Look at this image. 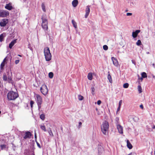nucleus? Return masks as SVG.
<instances>
[{
  "label": "nucleus",
  "mask_w": 155,
  "mask_h": 155,
  "mask_svg": "<svg viewBox=\"0 0 155 155\" xmlns=\"http://www.w3.org/2000/svg\"><path fill=\"white\" fill-rule=\"evenodd\" d=\"M42 20L41 27L45 32H47L48 29V21L46 18V15H43L41 18Z\"/></svg>",
  "instance_id": "nucleus-1"
},
{
  "label": "nucleus",
  "mask_w": 155,
  "mask_h": 155,
  "mask_svg": "<svg viewBox=\"0 0 155 155\" xmlns=\"http://www.w3.org/2000/svg\"><path fill=\"white\" fill-rule=\"evenodd\" d=\"M109 127V124L107 121H105L103 123L101 126V129L102 132L104 134L106 135L108 134Z\"/></svg>",
  "instance_id": "nucleus-2"
},
{
  "label": "nucleus",
  "mask_w": 155,
  "mask_h": 155,
  "mask_svg": "<svg viewBox=\"0 0 155 155\" xmlns=\"http://www.w3.org/2000/svg\"><path fill=\"white\" fill-rule=\"evenodd\" d=\"M44 54L45 58L47 61H49L51 59V55L49 48L47 47L44 48Z\"/></svg>",
  "instance_id": "nucleus-3"
},
{
  "label": "nucleus",
  "mask_w": 155,
  "mask_h": 155,
  "mask_svg": "<svg viewBox=\"0 0 155 155\" xmlns=\"http://www.w3.org/2000/svg\"><path fill=\"white\" fill-rule=\"evenodd\" d=\"M18 97V94L13 91H10L7 94V98L9 100H14Z\"/></svg>",
  "instance_id": "nucleus-4"
},
{
  "label": "nucleus",
  "mask_w": 155,
  "mask_h": 155,
  "mask_svg": "<svg viewBox=\"0 0 155 155\" xmlns=\"http://www.w3.org/2000/svg\"><path fill=\"white\" fill-rule=\"evenodd\" d=\"M36 97V101L37 103L38 109L40 110L41 107V105L43 101L42 97L39 94H35Z\"/></svg>",
  "instance_id": "nucleus-5"
},
{
  "label": "nucleus",
  "mask_w": 155,
  "mask_h": 155,
  "mask_svg": "<svg viewBox=\"0 0 155 155\" xmlns=\"http://www.w3.org/2000/svg\"><path fill=\"white\" fill-rule=\"evenodd\" d=\"M41 92L44 95H46L48 92V89L46 85H42L40 88Z\"/></svg>",
  "instance_id": "nucleus-6"
},
{
  "label": "nucleus",
  "mask_w": 155,
  "mask_h": 155,
  "mask_svg": "<svg viewBox=\"0 0 155 155\" xmlns=\"http://www.w3.org/2000/svg\"><path fill=\"white\" fill-rule=\"evenodd\" d=\"M9 15V12L6 10H0V17L5 18Z\"/></svg>",
  "instance_id": "nucleus-7"
},
{
  "label": "nucleus",
  "mask_w": 155,
  "mask_h": 155,
  "mask_svg": "<svg viewBox=\"0 0 155 155\" xmlns=\"http://www.w3.org/2000/svg\"><path fill=\"white\" fill-rule=\"evenodd\" d=\"M8 22V19L4 18L0 20V26L1 27H4L6 26Z\"/></svg>",
  "instance_id": "nucleus-8"
},
{
  "label": "nucleus",
  "mask_w": 155,
  "mask_h": 155,
  "mask_svg": "<svg viewBox=\"0 0 155 155\" xmlns=\"http://www.w3.org/2000/svg\"><path fill=\"white\" fill-rule=\"evenodd\" d=\"M6 62V59L5 58L3 61L0 65V72H2L4 69V67L5 66V62Z\"/></svg>",
  "instance_id": "nucleus-9"
},
{
  "label": "nucleus",
  "mask_w": 155,
  "mask_h": 155,
  "mask_svg": "<svg viewBox=\"0 0 155 155\" xmlns=\"http://www.w3.org/2000/svg\"><path fill=\"white\" fill-rule=\"evenodd\" d=\"M31 136L32 134L30 132L27 131L25 132L23 138L24 139H30Z\"/></svg>",
  "instance_id": "nucleus-10"
},
{
  "label": "nucleus",
  "mask_w": 155,
  "mask_h": 155,
  "mask_svg": "<svg viewBox=\"0 0 155 155\" xmlns=\"http://www.w3.org/2000/svg\"><path fill=\"white\" fill-rule=\"evenodd\" d=\"M3 79V81H6L7 80V78L8 79V82L10 83L11 81H12V78L11 77H10L8 76L7 78V77L6 74L5 73H4L3 75V76L2 77Z\"/></svg>",
  "instance_id": "nucleus-11"
},
{
  "label": "nucleus",
  "mask_w": 155,
  "mask_h": 155,
  "mask_svg": "<svg viewBox=\"0 0 155 155\" xmlns=\"http://www.w3.org/2000/svg\"><path fill=\"white\" fill-rule=\"evenodd\" d=\"M117 128L118 129V132L120 134H123V127L120 125H117Z\"/></svg>",
  "instance_id": "nucleus-12"
},
{
  "label": "nucleus",
  "mask_w": 155,
  "mask_h": 155,
  "mask_svg": "<svg viewBox=\"0 0 155 155\" xmlns=\"http://www.w3.org/2000/svg\"><path fill=\"white\" fill-rule=\"evenodd\" d=\"M90 6H87L86 7V13L85 15V18H87L88 15H89L90 12Z\"/></svg>",
  "instance_id": "nucleus-13"
},
{
  "label": "nucleus",
  "mask_w": 155,
  "mask_h": 155,
  "mask_svg": "<svg viewBox=\"0 0 155 155\" xmlns=\"http://www.w3.org/2000/svg\"><path fill=\"white\" fill-rule=\"evenodd\" d=\"M12 8L13 7L12 6V3H10L6 4L5 6V8L9 10H11Z\"/></svg>",
  "instance_id": "nucleus-14"
},
{
  "label": "nucleus",
  "mask_w": 155,
  "mask_h": 155,
  "mask_svg": "<svg viewBox=\"0 0 155 155\" xmlns=\"http://www.w3.org/2000/svg\"><path fill=\"white\" fill-rule=\"evenodd\" d=\"M140 30H136L135 32H133L132 33V36L134 38H136L138 34L140 32Z\"/></svg>",
  "instance_id": "nucleus-15"
},
{
  "label": "nucleus",
  "mask_w": 155,
  "mask_h": 155,
  "mask_svg": "<svg viewBox=\"0 0 155 155\" xmlns=\"http://www.w3.org/2000/svg\"><path fill=\"white\" fill-rule=\"evenodd\" d=\"M17 39H16L12 41L9 44V47L10 48H12L13 46L15 45V44L16 42V40Z\"/></svg>",
  "instance_id": "nucleus-16"
},
{
  "label": "nucleus",
  "mask_w": 155,
  "mask_h": 155,
  "mask_svg": "<svg viewBox=\"0 0 155 155\" xmlns=\"http://www.w3.org/2000/svg\"><path fill=\"white\" fill-rule=\"evenodd\" d=\"M78 3V0H74L72 2V4L73 6L74 7H76Z\"/></svg>",
  "instance_id": "nucleus-17"
},
{
  "label": "nucleus",
  "mask_w": 155,
  "mask_h": 155,
  "mask_svg": "<svg viewBox=\"0 0 155 155\" xmlns=\"http://www.w3.org/2000/svg\"><path fill=\"white\" fill-rule=\"evenodd\" d=\"M127 146L128 148L130 149H131L133 146L131 143H130L129 141L128 140H127Z\"/></svg>",
  "instance_id": "nucleus-18"
},
{
  "label": "nucleus",
  "mask_w": 155,
  "mask_h": 155,
  "mask_svg": "<svg viewBox=\"0 0 155 155\" xmlns=\"http://www.w3.org/2000/svg\"><path fill=\"white\" fill-rule=\"evenodd\" d=\"M122 100H121L119 101V103L118 107L117 109V112L120 110V107L122 103Z\"/></svg>",
  "instance_id": "nucleus-19"
},
{
  "label": "nucleus",
  "mask_w": 155,
  "mask_h": 155,
  "mask_svg": "<svg viewBox=\"0 0 155 155\" xmlns=\"http://www.w3.org/2000/svg\"><path fill=\"white\" fill-rule=\"evenodd\" d=\"M93 76L92 74L91 73H88L87 75V78L88 79L90 80H91L92 79Z\"/></svg>",
  "instance_id": "nucleus-20"
},
{
  "label": "nucleus",
  "mask_w": 155,
  "mask_h": 155,
  "mask_svg": "<svg viewBox=\"0 0 155 155\" xmlns=\"http://www.w3.org/2000/svg\"><path fill=\"white\" fill-rule=\"evenodd\" d=\"M72 23L74 27L75 28H77V23L74 20H72Z\"/></svg>",
  "instance_id": "nucleus-21"
},
{
  "label": "nucleus",
  "mask_w": 155,
  "mask_h": 155,
  "mask_svg": "<svg viewBox=\"0 0 155 155\" xmlns=\"http://www.w3.org/2000/svg\"><path fill=\"white\" fill-rule=\"evenodd\" d=\"M41 7L43 11L44 12H46L45 7L44 3H42L41 4Z\"/></svg>",
  "instance_id": "nucleus-22"
},
{
  "label": "nucleus",
  "mask_w": 155,
  "mask_h": 155,
  "mask_svg": "<svg viewBox=\"0 0 155 155\" xmlns=\"http://www.w3.org/2000/svg\"><path fill=\"white\" fill-rule=\"evenodd\" d=\"M137 89L139 93H140L142 92V89L140 85L138 86Z\"/></svg>",
  "instance_id": "nucleus-23"
},
{
  "label": "nucleus",
  "mask_w": 155,
  "mask_h": 155,
  "mask_svg": "<svg viewBox=\"0 0 155 155\" xmlns=\"http://www.w3.org/2000/svg\"><path fill=\"white\" fill-rule=\"evenodd\" d=\"M141 76L143 78H146L147 77V74L145 72H143L141 74Z\"/></svg>",
  "instance_id": "nucleus-24"
},
{
  "label": "nucleus",
  "mask_w": 155,
  "mask_h": 155,
  "mask_svg": "<svg viewBox=\"0 0 155 155\" xmlns=\"http://www.w3.org/2000/svg\"><path fill=\"white\" fill-rule=\"evenodd\" d=\"M41 128L42 130H43L45 132H46L47 131V130L46 129V127L45 125H41Z\"/></svg>",
  "instance_id": "nucleus-25"
},
{
  "label": "nucleus",
  "mask_w": 155,
  "mask_h": 155,
  "mask_svg": "<svg viewBox=\"0 0 155 155\" xmlns=\"http://www.w3.org/2000/svg\"><path fill=\"white\" fill-rule=\"evenodd\" d=\"M109 82L111 83L112 82V80L111 76L110 74H108L107 76Z\"/></svg>",
  "instance_id": "nucleus-26"
},
{
  "label": "nucleus",
  "mask_w": 155,
  "mask_h": 155,
  "mask_svg": "<svg viewBox=\"0 0 155 155\" xmlns=\"http://www.w3.org/2000/svg\"><path fill=\"white\" fill-rule=\"evenodd\" d=\"M0 147L2 150L5 149L6 147V145L5 144H2L0 145Z\"/></svg>",
  "instance_id": "nucleus-27"
},
{
  "label": "nucleus",
  "mask_w": 155,
  "mask_h": 155,
  "mask_svg": "<svg viewBox=\"0 0 155 155\" xmlns=\"http://www.w3.org/2000/svg\"><path fill=\"white\" fill-rule=\"evenodd\" d=\"M53 73L52 72H50L48 74L49 77L51 78H53Z\"/></svg>",
  "instance_id": "nucleus-28"
},
{
  "label": "nucleus",
  "mask_w": 155,
  "mask_h": 155,
  "mask_svg": "<svg viewBox=\"0 0 155 155\" xmlns=\"http://www.w3.org/2000/svg\"><path fill=\"white\" fill-rule=\"evenodd\" d=\"M129 85V84L128 83H126L124 84L123 87L124 88H127L128 87Z\"/></svg>",
  "instance_id": "nucleus-29"
},
{
  "label": "nucleus",
  "mask_w": 155,
  "mask_h": 155,
  "mask_svg": "<svg viewBox=\"0 0 155 155\" xmlns=\"http://www.w3.org/2000/svg\"><path fill=\"white\" fill-rule=\"evenodd\" d=\"M4 38V36L3 34H2L0 35V41L2 42L3 41Z\"/></svg>",
  "instance_id": "nucleus-30"
},
{
  "label": "nucleus",
  "mask_w": 155,
  "mask_h": 155,
  "mask_svg": "<svg viewBox=\"0 0 155 155\" xmlns=\"http://www.w3.org/2000/svg\"><path fill=\"white\" fill-rule=\"evenodd\" d=\"M78 99L80 101L84 99V97L83 96L79 95L78 96Z\"/></svg>",
  "instance_id": "nucleus-31"
},
{
  "label": "nucleus",
  "mask_w": 155,
  "mask_h": 155,
  "mask_svg": "<svg viewBox=\"0 0 155 155\" xmlns=\"http://www.w3.org/2000/svg\"><path fill=\"white\" fill-rule=\"evenodd\" d=\"M40 118L42 120H44L45 119V115L44 114H41L40 116Z\"/></svg>",
  "instance_id": "nucleus-32"
},
{
  "label": "nucleus",
  "mask_w": 155,
  "mask_h": 155,
  "mask_svg": "<svg viewBox=\"0 0 155 155\" xmlns=\"http://www.w3.org/2000/svg\"><path fill=\"white\" fill-rule=\"evenodd\" d=\"M48 132L49 133V135L52 136H53V134L52 132L51 129H50L48 130Z\"/></svg>",
  "instance_id": "nucleus-33"
},
{
  "label": "nucleus",
  "mask_w": 155,
  "mask_h": 155,
  "mask_svg": "<svg viewBox=\"0 0 155 155\" xmlns=\"http://www.w3.org/2000/svg\"><path fill=\"white\" fill-rule=\"evenodd\" d=\"M103 147H100L98 148V152L99 153H101L103 151Z\"/></svg>",
  "instance_id": "nucleus-34"
},
{
  "label": "nucleus",
  "mask_w": 155,
  "mask_h": 155,
  "mask_svg": "<svg viewBox=\"0 0 155 155\" xmlns=\"http://www.w3.org/2000/svg\"><path fill=\"white\" fill-rule=\"evenodd\" d=\"M141 44V42L140 40H138L136 42V45L138 46H139Z\"/></svg>",
  "instance_id": "nucleus-35"
},
{
  "label": "nucleus",
  "mask_w": 155,
  "mask_h": 155,
  "mask_svg": "<svg viewBox=\"0 0 155 155\" xmlns=\"http://www.w3.org/2000/svg\"><path fill=\"white\" fill-rule=\"evenodd\" d=\"M111 60H112L113 61V63L114 64V65H115L116 64V63L114 61V60L115 61L116 60V59L114 57H112L111 58Z\"/></svg>",
  "instance_id": "nucleus-36"
},
{
  "label": "nucleus",
  "mask_w": 155,
  "mask_h": 155,
  "mask_svg": "<svg viewBox=\"0 0 155 155\" xmlns=\"http://www.w3.org/2000/svg\"><path fill=\"white\" fill-rule=\"evenodd\" d=\"M95 88L94 87L91 88V93L93 95L94 94Z\"/></svg>",
  "instance_id": "nucleus-37"
},
{
  "label": "nucleus",
  "mask_w": 155,
  "mask_h": 155,
  "mask_svg": "<svg viewBox=\"0 0 155 155\" xmlns=\"http://www.w3.org/2000/svg\"><path fill=\"white\" fill-rule=\"evenodd\" d=\"M103 48L104 50H107L108 49V47L107 45H105L103 46Z\"/></svg>",
  "instance_id": "nucleus-38"
},
{
  "label": "nucleus",
  "mask_w": 155,
  "mask_h": 155,
  "mask_svg": "<svg viewBox=\"0 0 155 155\" xmlns=\"http://www.w3.org/2000/svg\"><path fill=\"white\" fill-rule=\"evenodd\" d=\"M34 104V102L33 101L31 100L30 101V105H31V108H32L33 107V105Z\"/></svg>",
  "instance_id": "nucleus-39"
},
{
  "label": "nucleus",
  "mask_w": 155,
  "mask_h": 155,
  "mask_svg": "<svg viewBox=\"0 0 155 155\" xmlns=\"http://www.w3.org/2000/svg\"><path fill=\"white\" fill-rule=\"evenodd\" d=\"M101 101L100 100H98L97 101V104L98 105H100L101 103Z\"/></svg>",
  "instance_id": "nucleus-40"
},
{
  "label": "nucleus",
  "mask_w": 155,
  "mask_h": 155,
  "mask_svg": "<svg viewBox=\"0 0 155 155\" xmlns=\"http://www.w3.org/2000/svg\"><path fill=\"white\" fill-rule=\"evenodd\" d=\"M82 125V123L81 122H79L78 124V128H80Z\"/></svg>",
  "instance_id": "nucleus-41"
},
{
  "label": "nucleus",
  "mask_w": 155,
  "mask_h": 155,
  "mask_svg": "<svg viewBox=\"0 0 155 155\" xmlns=\"http://www.w3.org/2000/svg\"><path fill=\"white\" fill-rule=\"evenodd\" d=\"M37 144V146L39 147V148H41V146L40 144L38 142H36Z\"/></svg>",
  "instance_id": "nucleus-42"
},
{
  "label": "nucleus",
  "mask_w": 155,
  "mask_h": 155,
  "mask_svg": "<svg viewBox=\"0 0 155 155\" xmlns=\"http://www.w3.org/2000/svg\"><path fill=\"white\" fill-rule=\"evenodd\" d=\"M19 60H16L15 61V64H18L19 62Z\"/></svg>",
  "instance_id": "nucleus-43"
},
{
  "label": "nucleus",
  "mask_w": 155,
  "mask_h": 155,
  "mask_svg": "<svg viewBox=\"0 0 155 155\" xmlns=\"http://www.w3.org/2000/svg\"><path fill=\"white\" fill-rule=\"evenodd\" d=\"M132 15V14L131 13H127V16H130L131 15Z\"/></svg>",
  "instance_id": "nucleus-44"
},
{
  "label": "nucleus",
  "mask_w": 155,
  "mask_h": 155,
  "mask_svg": "<svg viewBox=\"0 0 155 155\" xmlns=\"http://www.w3.org/2000/svg\"><path fill=\"white\" fill-rule=\"evenodd\" d=\"M140 108H141L142 109H143V105L142 104H141L140 105Z\"/></svg>",
  "instance_id": "nucleus-45"
},
{
  "label": "nucleus",
  "mask_w": 155,
  "mask_h": 155,
  "mask_svg": "<svg viewBox=\"0 0 155 155\" xmlns=\"http://www.w3.org/2000/svg\"><path fill=\"white\" fill-rule=\"evenodd\" d=\"M35 140H36L37 139V136H36V134L35 132Z\"/></svg>",
  "instance_id": "nucleus-46"
},
{
  "label": "nucleus",
  "mask_w": 155,
  "mask_h": 155,
  "mask_svg": "<svg viewBox=\"0 0 155 155\" xmlns=\"http://www.w3.org/2000/svg\"><path fill=\"white\" fill-rule=\"evenodd\" d=\"M143 78L142 77H141L140 78H139V80H140L141 81H142L143 80Z\"/></svg>",
  "instance_id": "nucleus-47"
},
{
  "label": "nucleus",
  "mask_w": 155,
  "mask_h": 155,
  "mask_svg": "<svg viewBox=\"0 0 155 155\" xmlns=\"http://www.w3.org/2000/svg\"><path fill=\"white\" fill-rule=\"evenodd\" d=\"M131 61L133 64H135V62L133 60H132Z\"/></svg>",
  "instance_id": "nucleus-48"
},
{
  "label": "nucleus",
  "mask_w": 155,
  "mask_h": 155,
  "mask_svg": "<svg viewBox=\"0 0 155 155\" xmlns=\"http://www.w3.org/2000/svg\"><path fill=\"white\" fill-rule=\"evenodd\" d=\"M152 129H155V126L153 125L152 127Z\"/></svg>",
  "instance_id": "nucleus-49"
},
{
  "label": "nucleus",
  "mask_w": 155,
  "mask_h": 155,
  "mask_svg": "<svg viewBox=\"0 0 155 155\" xmlns=\"http://www.w3.org/2000/svg\"><path fill=\"white\" fill-rule=\"evenodd\" d=\"M9 104H13L12 103H9Z\"/></svg>",
  "instance_id": "nucleus-50"
},
{
  "label": "nucleus",
  "mask_w": 155,
  "mask_h": 155,
  "mask_svg": "<svg viewBox=\"0 0 155 155\" xmlns=\"http://www.w3.org/2000/svg\"><path fill=\"white\" fill-rule=\"evenodd\" d=\"M148 130L149 131H151L152 130L151 129H149Z\"/></svg>",
  "instance_id": "nucleus-51"
},
{
  "label": "nucleus",
  "mask_w": 155,
  "mask_h": 155,
  "mask_svg": "<svg viewBox=\"0 0 155 155\" xmlns=\"http://www.w3.org/2000/svg\"><path fill=\"white\" fill-rule=\"evenodd\" d=\"M128 155H132V153H130V154H129Z\"/></svg>",
  "instance_id": "nucleus-52"
},
{
  "label": "nucleus",
  "mask_w": 155,
  "mask_h": 155,
  "mask_svg": "<svg viewBox=\"0 0 155 155\" xmlns=\"http://www.w3.org/2000/svg\"><path fill=\"white\" fill-rule=\"evenodd\" d=\"M18 55L20 57H21V56L20 54H18Z\"/></svg>",
  "instance_id": "nucleus-53"
},
{
  "label": "nucleus",
  "mask_w": 155,
  "mask_h": 155,
  "mask_svg": "<svg viewBox=\"0 0 155 155\" xmlns=\"http://www.w3.org/2000/svg\"><path fill=\"white\" fill-rule=\"evenodd\" d=\"M1 111H0V114H1Z\"/></svg>",
  "instance_id": "nucleus-54"
},
{
  "label": "nucleus",
  "mask_w": 155,
  "mask_h": 155,
  "mask_svg": "<svg viewBox=\"0 0 155 155\" xmlns=\"http://www.w3.org/2000/svg\"><path fill=\"white\" fill-rule=\"evenodd\" d=\"M154 155H155V151H154Z\"/></svg>",
  "instance_id": "nucleus-55"
}]
</instances>
